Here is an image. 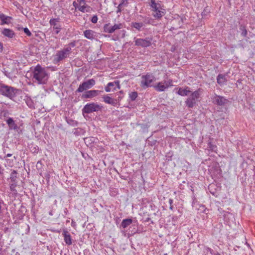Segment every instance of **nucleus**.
I'll use <instances>...</instances> for the list:
<instances>
[{"mask_svg":"<svg viewBox=\"0 0 255 255\" xmlns=\"http://www.w3.org/2000/svg\"><path fill=\"white\" fill-rule=\"evenodd\" d=\"M60 21L59 18H52L49 21V24L53 26V28L55 30V33L57 34L61 29V26L58 24Z\"/></svg>","mask_w":255,"mask_h":255,"instance_id":"obj_12","label":"nucleus"},{"mask_svg":"<svg viewBox=\"0 0 255 255\" xmlns=\"http://www.w3.org/2000/svg\"><path fill=\"white\" fill-rule=\"evenodd\" d=\"M73 6L75 7V8H78V4L76 3V2L75 1H74L73 3Z\"/></svg>","mask_w":255,"mask_h":255,"instance_id":"obj_48","label":"nucleus"},{"mask_svg":"<svg viewBox=\"0 0 255 255\" xmlns=\"http://www.w3.org/2000/svg\"><path fill=\"white\" fill-rule=\"evenodd\" d=\"M155 90L158 92H163L167 88L165 85L162 84L161 82H158L156 86H154Z\"/></svg>","mask_w":255,"mask_h":255,"instance_id":"obj_23","label":"nucleus"},{"mask_svg":"<svg viewBox=\"0 0 255 255\" xmlns=\"http://www.w3.org/2000/svg\"><path fill=\"white\" fill-rule=\"evenodd\" d=\"M152 10L154 12L153 14V16L156 18H160L162 17L165 14V9L164 8L152 9Z\"/></svg>","mask_w":255,"mask_h":255,"instance_id":"obj_18","label":"nucleus"},{"mask_svg":"<svg viewBox=\"0 0 255 255\" xmlns=\"http://www.w3.org/2000/svg\"><path fill=\"white\" fill-rule=\"evenodd\" d=\"M93 139V137H87L86 138H85V143H91V142H94V141L92 139Z\"/></svg>","mask_w":255,"mask_h":255,"instance_id":"obj_39","label":"nucleus"},{"mask_svg":"<svg viewBox=\"0 0 255 255\" xmlns=\"http://www.w3.org/2000/svg\"><path fill=\"white\" fill-rule=\"evenodd\" d=\"M227 82L226 74H219L217 77V82L221 86L224 85Z\"/></svg>","mask_w":255,"mask_h":255,"instance_id":"obj_15","label":"nucleus"},{"mask_svg":"<svg viewBox=\"0 0 255 255\" xmlns=\"http://www.w3.org/2000/svg\"><path fill=\"white\" fill-rule=\"evenodd\" d=\"M172 80H169L167 81H165L164 83L166 86H167V88H168L169 86H172Z\"/></svg>","mask_w":255,"mask_h":255,"instance_id":"obj_38","label":"nucleus"},{"mask_svg":"<svg viewBox=\"0 0 255 255\" xmlns=\"http://www.w3.org/2000/svg\"><path fill=\"white\" fill-rule=\"evenodd\" d=\"M178 217L177 216L172 217V222H176L177 221Z\"/></svg>","mask_w":255,"mask_h":255,"instance_id":"obj_46","label":"nucleus"},{"mask_svg":"<svg viewBox=\"0 0 255 255\" xmlns=\"http://www.w3.org/2000/svg\"><path fill=\"white\" fill-rule=\"evenodd\" d=\"M78 1H79L80 3L83 2L85 3V0H78Z\"/></svg>","mask_w":255,"mask_h":255,"instance_id":"obj_54","label":"nucleus"},{"mask_svg":"<svg viewBox=\"0 0 255 255\" xmlns=\"http://www.w3.org/2000/svg\"><path fill=\"white\" fill-rule=\"evenodd\" d=\"M103 101L107 104H111L114 106H116L117 105L118 101L119 102L121 100L123 96H119L118 99H112L108 95H104L103 97Z\"/></svg>","mask_w":255,"mask_h":255,"instance_id":"obj_11","label":"nucleus"},{"mask_svg":"<svg viewBox=\"0 0 255 255\" xmlns=\"http://www.w3.org/2000/svg\"><path fill=\"white\" fill-rule=\"evenodd\" d=\"M6 122L10 130H14L15 131L19 132V131L20 130V127L17 126L12 118L9 117L7 118L6 120Z\"/></svg>","mask_w":255,"mask_h":255,"instance_id":"obj_13","label":"nucleus"},{"mask_svg":"<svg viewBox=\"0 0 255 255\" xmlns=\"http://www.w3.org/2000/svg\"><path fill=\"white\" fill-rule=\"evenodd\" d=\"M150 219L149 218H146L145 220H144V222H149Z\"/></svg>","mask_w":255,"mask_h":255,"instance_id":"obj_52","label":"nucleus"},{"mask_svg":"<svg viewBox=\"0 0 255 255\" xmlns=\"http://www.w3.org/2000/svg\"><path fill=\"white\" fill-rule=\"evenodd\" d=\"M129 97L131 101H134L137 97V92L135 91L131 92L129 94Z\"/></svg>","mask_w":255,"mask_h":255,"instance_id":"obj_30","label":"nucleus"},{"mask_svg":"<svg viewBox=\"0 0 255 255\" xmlns=\"http://www.w3.org/2000/svg\"><path fill=\"white\" fill-rule=\"evenodd\" d=\"M114 83H115V86L116 87V89H120L121 86L120 85V81H114Z\"/></svg>","mask_w":255,"mask_h":255,"instance_id":"obj_40","label":"nucleus"},{"mask_svg":"<svg viewBox=\"0 0 255 255\" xmlns=\"http://www.w3.org/2000/svg\"><path fill=\"white\" fill-rule=\"evenodd\" d=\"M191 92V91L190 90V88L188 87H186L184 89L179 88L176 93L180 96H188Z\"/></svg>","mask_w":255,"mask_h":255,"instance_id":"obj_17","label":"nucleus"},{"mask_svg":"<svg viewBox=\"0 0 255 255\" xmlns=\"http://www.w3.org/2000/svg\"><path fill=\"white\" fill-rule=\"evenodd\" d=\"M24 32L28 36H31L32 35L31 32L29 31L28 28L25 27L22 28Z\"/></svg>","mask_w":255,"mask_h":255,"instance_id":"obj_34","label":"nucleus"},{"mask_svg":"<svg viewBox=\"0 0 255 255\" xmlns=\"http://www.w3.org/2000/svg\"><path fill=\"white\" fill-rule=\"evenodd\" d=\"M202 91V89H198L195 91L192 92L190 97L186 99L185 103L188 108H193L196 105V102L200 98V93Z\"/></svg>","mask_w":255,"mask_h":255,"instance_id":"obj_3","label":"nucleus"},{"mask_svg":"<svg viewBox=\"0 0 255 255\" xmlns=\"http://www.w3.org/2000/svg\"><path fill=\"white\" fill-rule=\"evenodd\" d=\"M17 172L16 170H13L11 173H10V179L11 181L13 183H17L16 179Z\"/></svg>","mask_w":255,"mask_h":255,"instance_id":"obj_27","label":"nucleus"},{"mask_svg":"<svg viewBox=\"0 0 255 255\" xmlns=\"http://www.w3.org/2000/svg\"><path fill=\"white\" fill-rule=\"evenodd\" d=\"M67 56V55L62 50L58 51L55 55L54 61L57 63L66 58Z\"/></svg>","mask_w":255,"mask_h":255,"instance_id":"obj_14","label":"nucleus"},{"mask_svg":"<svg viewBox=\"0 0 255 255\" xmlns=\"http://www.w3.org/2000/svg\"><path fill=\"white\" fill-rule=\"evenodd\" d=\"M169 203L170 205L172 204V203H173V200L172 199H170L169 200Z\"/></svg>","mask_w":255,"mask_h":255,"instance_id":"obj_49","label":"nucleus"},{"mask_svg":"<svg viewBox=\"0 0 255 255\" xmlns=\"http://www.w3.org/2000/svg\"><path fill=\"white\" fill-rule=\"evenodd\" d=\"M2 50V45L1 43L0 42V52H1Z\"/></svg>","mask_w":255,"mask_h":255,"instance_id":"obj_51","label":"nucleus"},{"mask_svg":"<svg viewBox=\"0 0 255 255\" xmlns=\"http://www.w3.org/2000/svg\"><path fill=\"white\" fill-rule=\"evenodd\" d=\"M115 223H120L121 222H122L121 218L116 217V218H115Z\"/></svg>","mask_w":255,"mask_h":255,"instance_id":"obj_43","label":"nucleus"},{"mask_svg":"<svg viewBox=\"0 0 255 255\" xmlns=\"http://www.w3.org/2000/svg\"><path fill=\"white\" fill-rule=\"evenodd\" d=\"M102 106L95 103L87 104L82 109L83 113L90 114L101 110Z\"/></svg>","mask_w":255,"mask_h":255,"instance_id":"obj_5","label":"nucleus"},{"mask_svg":"<svg viewBox=\"0 0 255 255\" xmlns=\"http://www.w3.org/2000/svg\"><path fill=\"white\" fill-rule=\"evenodd\" d=\"M76 41L75 40H74V41L71 42V43H69L68 46H70L71 48L74 47L76 46Z\"/></svg>","mask_w":255,"mask_h":255,"instance_id":"obj_41","label":"nucleus"},{"mask_svg":"<svg viewBox=\"0 0 255 255\" xmlns=\"http://www.w3.org/2000/svg\"><path fill=\"white\" fill-rule=\"evenodd\" d=\"M239 29L241 32V35L244 37H246L248 34V31L246 29V27L244 25H241L239 26Z\"/></svg>","mask_w":255,"mask_h":255,"instance_id":"obj_26","label":"nucleus"},{"mask_svg":"<svg viewBox=\"0 0 255 255\" xmlns=\"http://www.w3.org/2000/svg\"><path fill=\"white\" fill-rule=\"evenodd\" d=\"M20 90L14 87L0 84V93L3 96L12 100Z\"/></svg>","mask_w":255,"mask_h":255,"instance_id":"obj_2","label":"nucleus"},{"mask_svg":"<svg viewBox=\"0 0 255 255\" xmlns=\"http://www.w3.org/2000/svg\"><path fill=\"white\" fill-rule=\"evenodd\" d=\"M103 91L92 90L85 91L81 96L82 99H92L98 96Z\"/></svg>","mask_w":255,"mask_h":255,"instance_id":"obj_8","label":"nucleus"},{"mask_svg":"<svg viewBox=\"0 0 255 255\" xmlns=\"http://www.w3.org/2000/svg\"><path fill=\"white\" fill-rule=\"evenodd\" d=\"M169 209H170V210H173V206L172 204L170 205Z\"/></svg>","mask_w":255,"mask_h":255,"instance_id":"obj_53","label":"nucleus"},{"mask_svg":"<svg viewBox=\"0 0 255 255\" xmlns=\"http://www.w3.org/2000/svg\"><path fill=\"white\" fill-rule=\"evenodd\" d=\"M152 9H156V10H157L158 9L163 8L159 2H156V3L155 4V5H153V7H152Z\"/></svg>","mask_w":255,"mask_h":255,"instance_id":"obj_35","label":"nucleus"},{"mask_svg":"<svg viewBox=\"0 0 255 255\" xmlns=\"http://www.w3.org/2000/svg\"><path fill=\"white\" fill-rule=\"evenodd\" d=\"M26 103L27 106L30 108H34L33 102L31 99L27 100Z\"/></svg>","mask_w":255,"mask_h":255,"instance_id":"obj_33","label":"nucleus"},{"mask_svg":"<svg viewBox=\"0 0 255 255\" xmlns=\"http://www.w3.org/2000/svg\"><path fill=\"white\" fill-rule=\"evenodd\" d=\"M96 84V81L94 79H90L82 83L75 91V94L77 93H82L86 91L87 90L92 88Z\"/></svg>","mask_w":255,"mask_h":255,"instance_id":"obj_4","label":"nucleus"},{"mask_svg":"<svg viewBox=\"0 0 255 255\" xmlns=\"http://www.w3.org/2000/svg\"><path fill=\"white\" fill-rule=\"evenodd\" d=\"M174 29L173 27H171L170 29L171 30V29Z\"/></svg>","mask_w":255,"mask_h":255,"instance_id":"obj_58","label":"nucleus"},{"mask_svg":"<svg viewBox=\"0 0 255 255\" xmlns=\"http://www.w3.org/2000/svg\"><path fill=\"white\" fill-rule=\"evenodd\" d=\"M105 90L107 92H110L112 90L113 91L116 90V88L115 86V83L114 82H110L105 87Z\"/></svg>","mask_w":255,"mask_h":255,"instance_id":"obj_24","label":"nucleus"},{"mask_svg":"<svg viewBox=\"0 0 255 255\" xmlns=\"http://www.w3.org/2000/svg\"><path fill=\"white\" fill-rule=\"evenodd\" d=\"M128 224H122V226L120 227V228L121 229H125L127 227L128 225Z\"/></svg>","mask_w":255,"mask_h":255,"instance_id":"obj_45","label":"nucleus"},{"mask_svg":"<svg viewBox=\"0 0 255 255\" xmlns=\"http://www.w3.org/2000/svg\"><path fill=\"white\" fill-rule=\"evenodd\" d=\"M62 235L64 236V241L68 245H70L72 244L71 237L68 232L64 231Z\"/></svg>","mask_w":255,"mask_h":255,"instance_id":"obj_22","label":"nucleus"},{"mask_svg":"<svg viewBox=\"0 0 255 255\" xmlns=\"http://www.w3.org/2000/svg\"><path fill=\"white\" fill-rule=\"evenodd\" d=\"M150 6L151 7H153V5H155V4L156 3V2H155V0H150Z\"/></svg>","mask_w":255,"mask_h":255,"instance_id":"obj_44","label":"nucleus"},{"mask_svg":"<svg viewBox=\"0 0 255 255\" xmlns=\"http://www.w3.org/2000/svg\"><path fill=\"white\" fill-rule=\"evenodd\" d=\"M154 76L152 74H146L141 77V86L142 87L151 86V83L155 81Z\"/></svg>","mask_w":255,"mask_h":255,"instance_id":"obj_6","label":"nucleus"},{"mask_svg":"<svg viewBox=\"0 0 255 255\" xmlns=\"http://www.w3.org/2000/svg\"><path fill=\"white\" fill-rule=\"evenodd\" d=\"M151 41L152 38L150 37H146L145 39L137 38L135 40V45L142 47H147L151 45Z\"/></svg>","mask_w":255,"mask_h":255,"instance_id":"obj_9","label":"nucleus"},{"mask_svg":"<svg viewBox=\"0 0 255 255\" xmlns=\"http://www.w3.org/2000/svg\"><path fill=\"white\" fill-rule=\"evenodd\" d=\"M128 0H122L121 3L119 4L118 6V9L117 10V13H120L122 11V7L124 5H127V2L125 3V2H127Z\"/></svg>","mask_w":255,"mask_h":255,"instance_id":"obj_28","label":"nucleus"},{"mask_svg":"<svg viewBox=\"0 0 255 255\" xmlns=\"http://www.w3.org/2000/svg\"><path fill=\"white\" fill-rule=\"evenodd\" d=\"M213 102L218 106H224L229 103V101L224 97L216 95L213 98Z\"/></svg>","mask_w":255,"mask_h":255,"instance_id":"obj_10","label":"nucleus"},{"mask_svg":"<svg viewBox=\"0 0 255 255\" xmlns=\"http://www.w3.org/2000/svg\"><path fill=\"white\" fill-rule=\"evenodd\" d=\"M215 255H221L219 253H217Z\"/></svg>","mask_w":255,"mask_h":255,"instance_id":"obj_56","label":"nucleus"},{"mask_svg":"<svg viewBox=\"0 0 255 255\" xmlns=\"http://www.w3.org/2000/svg\"><path fill=\"white\" fill-rule=\"evenodd\" d=\"M12 155V154H10V153H8L6 155L5 157H11Z\"/></svg>","mask_w":255,"mask_h":255,"instance_id":"obj_50","label":"nucleus"},{"mask_svg":"<svg viewBox=\"0 0 255 255\" xmlns=\"http://www.w3.org/2000/svg\"><path fill=\"white\" fill-rule=\"evenodd\" d=\"M2 34L5 36L10 38H12L15 35L13 30L8 28H4L2 31Z\"/></svg>","mask_w":255,"mask_h":255,"instance_id":"obj_19","label":"nucleus"},{"mask_svg":"<svg viewBox=\"0 0 255 255\" xmlns=\"http://www.w3.org/2000/svg\"><path fill=\"white\" fill-rule=\"evenodd\" d=\"M33 79L38 84H45L47 83L49 78V75L45 69L40 65H37L33 72Z\"/></svg>","mask_w":255,"mask_h":255,"instance_id":"obj_1","label":"nucleus"},{"mask_svg":"<svg viewBox=\"0 0 255 255\" xmlns=\"http://www.w3.org/2000/svg\"><path fill=\"white\" fill-rule=\"evenodd\" d=\"M91 21L93 23H96L98 21V17L96 15H94L92 16Z\"/></svg>","mask_w":255,"mask_h":255,"instance_id":"obj_37","label":"nucleus"},{"mask_svg":"<svg viewBox=\"0 0 255 255\" xmlns=\"http://www.w3.org/2000/svg\"><path fill=\"white\" fill-rule=\"evenodd\" d=\"M11 17L4 14L3 13H0V19L1 21V24H8L10 22Z\"/></svg>","mask_w":255,"mask_h":255,"instance_id":"obj_21","label":"nucleus"},{"mask_svg":"<svg viewBox=\"0 0 255 255\" xmlns=\"http://www.w3.org/2000/svg\"><path fill=\"white\" fill-rule=\"evenodd\" d=\"M123 25L121 23H116L114 25H111L110 23L106 24L104 26V31L105 32L112 33L116 30L122 29Z\"/></svg>","mask_w":255,"mask_h":255,"instance_id":"obj_7","label":"nucleus"},{"mask_svg":"<svg viewBox=\"0 0 255 255\" xmlns=\"http://www.w3.org/2000/svg\"><path fill=\"white\" fill-rule=\"evenodd\" d=\"M144 25L142 22H131V26L137 29L138 31H140L142 27Z\"/></svg>","mask_w":255,"mask_h":255,"instance_id":"obj_25","label":"nucleus"},{"mask_svg":"<svg viewBox=\"0 0 255 255\" xmlns=\"http://www.w3.org/2000/svg\"><path fill=\"white\" fill-rule=\"evenodd\" d=\"M202 207L203 208H204V206H202Z\"/></svg>","mask_w":255,"mask_h":255,"instance_id":"obj_59","label":"nucleus"},{"mask_svg":"<svg viewBox=\"0 0 255 255\" xmlns=\"http://www.w3.org/2000/svg\"><path fill=\"white\" fill-rule=\"evenodd\" d=\"M207 12L206 10H204V11L202 12V15L203 16H205L207 15Z\"/></svg>","mask_w":255,"mask_h":255,"instance_id":"obj_47","label":"nucleus"},{"mask_svg":"<svg viewBox=\"0 0 255 255\" xmlns=\"http://www.w3.org/2000/svg\"><path fill=\"white\" fill-rule=\"evenodd\" d=\"M62 51L68 56L71 53V48L68 46L64 48Z\"/></svg>","mask_w":255,"mask_h":255,"instance_id":"obj_32","label":"nucleus"},{"mask_svg":"<svg viewBox=\"0 0 255 255\" xmlns=\"http://www.w3.org/2000/svg\"><path fill=\"white\" fill-rule=\"evenodd\" d=\"M95 33V32L94 31L90 29L86 30L84 31V36L86 38L91 40H92L94 38Z\"/></svg>","mask_w":255,"mask_h":255,"instance_id":"obj_20","label":"nucleus"},{"mask_svg":"<svg viewBox=\"0 0 255 255\" xmlns=\"http://www.w3.org/2000/svg\"><path fill=\"white\" fill-rule=\"evenodd\" d=\"M66 121H67V123L69 125H71L72 126H77V122L74 120H72V119H67Z\"/></svg>","mask_w":255,"mask_h":255,"instance_id":"obj_31","label":"nucleus"},{"mask_svg":"<svg viewBox=\"0 0 255 255\" xmlns=\"http://www.w3.org/2000/svg\"><path fill=\"white\" fill-rule=\"evenodd\" d=\"M119 94H123V91H120L119 92V94H118V95H119Z\"/></svg>","mask_w":255,"mask_h":255,"instance_id":"obj_55","label":"nucleus"},{"mask_svg":"<svg viewBox=\"0 0 255 255\" xmlns=\"http://www.w3.org/2000/svg\"><path fill=\"white\" fill-rule=\"evenodd\" d=\"M224 220L227 223H233L235 222L234 216L230 213H226L224 215Z\"/></svg>","mask_w":255,"mask_h":255,"instance_id":"obj_16","label":"nucleus"},{"mask_svg":"<svg viewBox=\"0 0 255 255\" xmlns=\"http://www.w3.org/2000/svg\"><path fill=\"white\" fill-rule=\"evenodd\" d=\"M78 9L79 11H82V12H84L85 9L86 8V6H85V5L80 6L79 7H78Z\"/></svg>","mask_w":255,"mask_h":255,"instance_id":"obj_42","label":"nucleus"},{"mask_svg":"<svg viewBox=\"0 0 255 255\" xmlns=\"http://www.w3.org/2000/svg\"><path fill=\"white\" fill-rule=\"evenodd\" d=\"M17 185V183H12V184H11L10 185V186H9L10 191L11 192H12L13 193V194L15 195L17 194V190L15 189Z\"/></svg>","mask_w":255,"mask_h":255,"instance_id":"obj_29","label":"nucleus"},{"mask_svg":"<svg viewBox=\"0 0 255 255\" xmlns=\"http://www.w3.org/2000/svg\"><path fill=\"white\" fill-rule=\"evenodd\" d=\"M69 222V221H67L66 223H68Z\"/></svg>","mask_w":255,"mask_h":255,"instance_id":"obj_57","label":"nucleus"},{"mask_svg":"<svg viewBox=\"0 0 255 255\" xmlns=\"http://www.w3.org/2000/svg\"><path fill=\"white\" fill-rule=\"evenodd\" d=\"M132 222V220L130 218H127L123 219L121 223H131Z\"/></svg>","mask_w":255,"mask_h":255,"instance_id":"obj_36","label":"nucleus"}]
</instances>
